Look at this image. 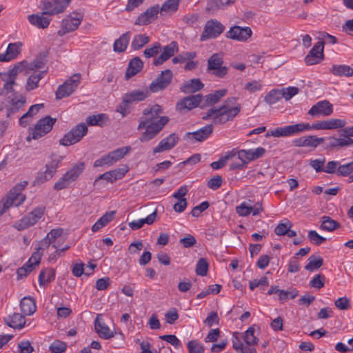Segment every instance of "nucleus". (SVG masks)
I'll return each mask as SVG.
<instances>
[{"mask_svg":"<svg viewBox=\"0 0 353 353\" xmlns=\"http://www.w3.org/2000/svg\"><path fill=\"white\" fill-rule=\"evenodd\" d=\"M162 112L163 109L158 104L149 105L143 110L137 128L138 130L145 128V132L139 137L141 142H146L154 139L168 123V117H159Z\"/></svg>","mask_w":353,"mask_h":353,"instance_id":"1","label":"nucleus"},{"mask_svg":"<svg viewBox=\"0 0 353 353\" xmlns=\"http://www.w3.org/2000/svg\"><path fill=\"white\" fill-rule=\"evenodd\" d=\"M241 105L236 103V98L230 97L219 107L213 106L202 117L203 120L211 119L215 125L224 124L232 121L241 112Z\"/></svg>","mask_w":353,"mask_h":353,"instance_id":"2","label":"nucleus"},{"mask_svg":"<svg viewBox=\"0 0 353 353\" xmlns=\"http://www.w3.org/2000/svg\"><path fill=\"white\" fill-rule=\"evenodd\" d=\"M84 169L85 163L83 162H79L74 165L54 183V190H61L68 187L70 183L79 178Z\"/></svg>","mask_w":353,"mask_h":353,"instance_id":"3","label":"nucleus"},{"mask_svg":"<svg viewBox=\"0 0 353 353\" xmlns=\"http://www.w3.org/2000/svg\"><path fill=\"white\" fill-rule=\"evenodd\" d=\"M57 119L46 116L38 121L34 128L30 129L27 141L38 139L51 131Z\"/></svg>","mask_w":353,"mask_h":353,"instance_id":"4","label":"nucleus"},{"mask_svg":"<svg viewBox=\"0 0 353 353\" xmlns=\"http://www.w3.org/2000/svg\"><path fill=\"white\" fill-rule=\"evenodd\" d=\"M88 126L84 123H81L72 128L60 140L61 145L69 146L80 141L88 132Z\"/></svg>","mask_w":353,"mask_h":353,"instance_id":"5","label":"nucleus"},{"mask_svg":"<svg viewBox=\"0 0 353 353\" xmlns=\"http://www.w3.org/2000/svg\"><path fill=\"white\" fill-rule=\"evenodd\" d=\"M223 59L220 54H213L208 60L207 70L217 78H224L228 73V69L223 65Z\"/></svg>","mask_w":353,"mask_h":353,"instance_id":"6","label":"nucleus"},{"mask_svg":"<svg viewBox=\"0 0 353 353\" xmlns=\"http://www.w3.org/2000/svg\"><path fill=\"white\" fill-rule=\"evenodd\" d=\"M45 210V207L43 206L34 208L32 212L16 222L14 228L18 230H23L34 225L43 216Z\"/></svg>","mask_w":353,"mask_h":353,"instance_id":"7","label":"nucleus"},{"mask_svg":"<svg viewBox=\"0 0 353 353\" xmlns=\"http://www.w3.org/2000/svg\"><path fill=\"white\" fill-rule=\"evenodd\" d=\"M70 1L71 0H45L41 2V8L43 14L55 15L63 12Z\"/></svg>","mask_w":353,"mask_h":353,"instance_id":"8","label":"nucleus"},{"mask_svg":"<svg viewBox=\"0 0 353 353\" xmlns=\"http://www.w3.org/2000/svg\"><path fill=\"white\" fill-rule=\"evenodd\" d=\"M83 19V14L81 12H73L66 18L63 19L61 23V28L58 31L59 36H63L66 33L72 32L78 28Z\"/></svg>","mask_w":353,"mask_h":353,"instance_id":"9","label":"nucleus"},{"mask_svg":"<svg viewBox=\"0 0 353 353\" xmlns=\"http://www.w3.org/2000/svg\"><path fill=\"white\" fill-rule=\"evenodd\" d=\"M225 30L224 26L216 19L208 20L201 34L200 40L203 41L208 39L218 37Z\"/></svg>","mask_w":353,"mask_h":353,"instance_id":"10","label":"nucleus"},{"mask_svg":"<svg viewBox=\"0 0 353 353\" xmlns=\"http://www.w3.org/2000/svg\"><path fill=\"white\" fill-rule=\"evenodd\" d=\"M79 83L80 75L78 74H74L59 86L56 91L57 98L62 99L70 96L77 89Z\"/></svg>","mask_w":353,"mask_h":353,"instance_id":"11","label":"nucleus"},{"mask_svg":"<svg viewBox=\"0 0 353 353\" xmlns=\"http://www.w3.org/2000/svg\"><path fill=\"white\" fill-rule=\"evenodd\" d=\"M324 41L316 43L305 57L307 65H312L321 63L324 59Z\"/></svg>","mask_w":353,"mask_h":353,"instance_id":"12","label":"nucleus"},{"mask_svg":"<svg viewBox=\"0 0 353 353\" xmlns=\"http://www.w3.org/2000/svg\"><path fill=\"white\" fill-rule=\"evenodd\" d=\"M173 77L172 71L167 69L161 73L150 85L152 92H157L167 88L171 83Z\"/></svg>","mask_w":353,"mask_h":353,"instance_id":"13","label":"nucleus"},{"mask_svg":"<svg viewBox=\"0 0 353 353\" xmlns=\"http://www.w3.org/2000/svg\"><path fill=\"white\" fill-rule=\"evenodd\" d=\"M252 31L250 27L234 26L226 32L228 39L238 41H247L252 36Z\"/></svg>","mask_w":353,"mask_h":353,"instance_id":"14","label":"nucleus"},{"mask_svg":"<svg viewBox=\"0 0 353 353\" xmlns=\"http://www.w3.org/2000/svg\"><path fill=\"white\" fill-rule=\"evenodd\" d=\"M159 10L160 8L157 4L150 7L138 16L134 23L138 26H145L151 23L157 18Z\"/></svg>","mask_w":353,"mask_h":353,"instance_id":"15","label":"nucleus"},{"mask_svg":"<svg viewBox=\"0 0 353 353\" xmlns=\"http://www.w3.org/2000/svg\"><path fill=\"white\" fill-rule=\"evenodd\" d=\"M346 121L341 119H329L319 121L312 125L313 130H333L343 128L345 126Z\"/></svg>","mask_w":353,"mask_h":353,"instance_id":"16","label":"nucleus"},{"mask_svg":"<svg viewBox=\"0 0 353 353\" xmlns=\"http://www.w3.org/2000/svg\"><path fill=\"white\" fill-rule=\"evenodd\" d=\"M201 100L202 95L200 94L185 97L177 102L176 109L179 111L192 110L199 105Z\"/></svg>","mask_w":353,"mask_h":353,"instance_id":"17","label":"nucleus"},{"mask_svg":"<svg viewBox=\"0 0 353 353\" xmlns=\"http://www.w3.org/2000/svg\"><path fill=\"white\" fill-rule=\"evenodd\" d=\"M325 141L323 137H317L314 135L301 137L292 141V144L296 147H310L316 148Z\"/></svg>","mask_w":353,"mask_h":353,"instance_id":"18","label":"nucleus"},{"mask_svg":"<svg viewBox=\"0 0 353 353\" xmlns=\"http://www.w3.org/2000/svg\"><path fill=\"white\" fill-rule=\"evenodd\" d=\"M178 43L176 41H172L168 45L163 48L161 54L156 59H154L153 64L154 65H160L165 61L170 59L178 52Z\"/></svg>","mask_w":353,"mask_h":353,"instance_id":"19","label":"nucleus"},{"mask_svg":"<svg viewBox=\"0 0 353 353\" xmlns=\"http://www.w3.org/2000/svg\"><path fill=\"white\" fill-rule=\"evenodd\" d=\"M179 137L176 133H172L168 137L163 139L158 145L153 148V154L163 152L172 150L177 144Z\"/></svg>","mask_w":353,"mask_h":353,"instance_id":"20","label":"nucleus"},{"mask_svg":"<svg viewBox=\"0 0 353 353\" xmlns=\"http://www.w3.org/2000/svg\"><path fill=\"white\" fill-rule=\"evenodd\" d=\"M333 112L332 105L326 100L319 101L309 110L308 114L312 116L323 115L330 116Z\"/></svg>","mask_w":353,"mask_h":353,"instance_id":"21","label":"nucleus"},{"mask_svg":"<svg viewBox=\"0 0 353 353\" xmlns=\"http://www.w3.org/2000/svg\"><path fill=\"white\" fill-rule=\"evenodd\" d=\"M21 43H11L8 45L6 51L0 54V61L8 62L14 59L20 54L21 50Z\"/></svg>","mask_w":353,"mask_h":353,"instance_id":"22","label":"nucleus"},{"mask_svg":"<svg viewBox=\"0 0 353 353\" xmlns=\"http://www.w3.org/2000/svg\"><path fill=\"white\" fill-rule=\"evenodd\" d=\"M148 89L134 90L126 93L123 97V103L129 104L134 101H142L149 96Z\"/></svg>","mask_w":353,"mask_h":353,"instance_id":"23","label":"nucleus"},{"mask_svg":"<svg viewBox=\"0 0 353 353\" xmlns=\"http://www.w3.org/2000/svg\"><path fill=\"white\" fill-rule=\"evenodd\" d=\"M263 210L262 204L256 203L254 206H249L245 202L236 208V213L241 216H247L250 214L253 216L258 215Z\"/></svg>","mask_w":353,"mask_h":353,"instance_id":"24","label":"nucleus"},{"mask_svg":"<svg viewBox=\"0 0 353 353\" xmlns=\"http://www.w3.org/2000/svg\"><path fill=\"white\" fill-rule=\"evenodd\" d=\"M327 142L325 147L326 150H330L336 148H343L353 145V139L347 137L345 134L343 138H336L330 137L327 138Z\"/></svg>","mask_w":353,"mask_h":353,"instance_id":"25","label":"nucleus"},{"mask_svg":"<svg viewBox=\"0 0 353 353\" xmlns=\"http://www.w3.org/2000/svg\"><path fill=\"white\" fill-rule=\"evenodd\" d=\"M213 129V124H208L195 132L187 133V136L189 139L203 141L211 135Z\"/></svg>","mask_w":353,"mask_h":353,"instance_id":"26","label":"nucleus"},{"mask_svg":"<svg viewBox=\"0 0 353 353\" xmlns=\"http://www.w3.org/2000/svg\"><path fill=\"white\" fill-rule=\"evenodd\" d=\"M132 150L130 146L122 147L117 148L108 154L105 155L108 165H111L115 162L123 159L130 150Z\"/></svg>","mask_w":353,"mask_h":353,"instance_id":"27","label":"nucleus"},{"mask_svg":"<svg viewBox=\"0 0 353 353\" xmlns=\"http://www.w3.org/2000/svg\"><path fill=\"white\" fill-rule=\"evenodd\" d=\"M45 14L37 13L35 14H31L28 16L29 22L34 26L44 29L46 28L51 21V19L48 17H44Z\"/></svg>","mask_w":353,"mask_h":353,"instance_id":"28","label":"nucleus"},{"mask_svg":"<svg viewBox=\"0 0 353 353\" xmlns=\"http://www.w3.org/2000/svg\"><path fill=\"white\" fill-rule=\"evenodd\" d=\"M204 85L199 79H192L183 83L180 90L183 93H194L203 88Z\"/></svg>","mask_w":353,"mask_h":353,"instance_id":"29","label":"nucleus"},{"mask_svg":"<svg viewBox=\"0 0 353 353\" xmlns=\"http://www.w3.org/2000/svg\"><path fill=\"white\" fill-rule=\"evenodd\" d=\"M46 73L47 70H39V72H33V73L30 74L27 79L26 90L29 92L37 88L39 86V81L44 77Z\"/></svg>","mask_w":353,"mask_h":353,"instance_id":"30","label":"nucleus"},{"mask_svg":"<svg viewBox=\"0 0 353 353\" xmlns=\"http://www.w3.org/2000/svg\"><path fill=\"white\" fill-rule=\"evenodd\" d=\"M26 103V98L22 95H13L9 101V105L7 108V117H9L10 114L17 112L22 108Z\"/></svg>","mask_w":353,"mask_h":353,"instance_id":"31","label":"nucleus"},{"mask_svg":"<svg viewBox=\"0 0 353 353\" xmlns=\"http://www.w3.org/2000/svg\"><path fill=\"white\" fill-rule=\"evenodd\" d=\"M25 64H26V60L18 62L14 65V66L12 69L9 70L8 72H0V77H3L9 80H12L13 81H15L18 74L23 71L26 72Z\"/></svg>","mask_w":353,"mask_h":353,"instance_id":"32","label":"nucleus"},{"mask_svg":"<svg viewBox=\"0 0 353 353\" xmlns=\"http://www.w3.org/2000/svg\"><path fill=\"white\" fill-rule=\"evenodd\" d=\"M46 64V60L44 57H37L32 61L28 62L26 61V74H28L32 72H39V70L43 69Z\"/></svg>","mask_w":353,"mask_h":353,"instance_id":"33","label":"nucleus"},{"mask_svg":"<svg viewBox=\"0 0 353 353\" xmlns=\"http://www.w3.org/2000/svg\"><path fill=\"white\" fill-rule=\"evenodd\" d=\"M143 63L141 59L136 57L130 60L125 72V78L130 79L137 74L143 68Z\"/></svg>","mask_w":353,"mask_h":353,"instance_id":"34","label":"nucleus"},{"mask_svg":"<svg viewBox=\"0 0 353 353\" xmlns=\"http://www.w3.org/2000/svg\"><path fill=\"white\" fill-rule=\"evenodd\" d=\"M131 37V32L128 31L120 36L119 39H117L113 45V50L116 52H124L128 44Z\"/></svg>","mask_w":353,"mask_h":353,"instance_id":"35","label":"nucleus"},{"mask_svg":"<svg viewBox=\"0 0 353 353\" xmlns=\"http://www.w3.org/2000/svg\"><path fill=\"white\" fill-rule=\"evenodd\" d=\"M43 107V104H34L30 107L28 111L23 114L19 119V124L21 126H26L31 121L34 115L37 114L39 110Z\"/></svg>","mask_w":353,"mask_h":353,"instance_id":"36","label":"nucleus"},{"mask_svg":"<svg viewBox=\"0 0 353 353\" xmlns=\"http://www.w3.org/2000/svg\"><path fill=\"white\" fill-rule=\"evenodd\" d=\"M20 307L25 315H32L37 310L35 301L31 297H23L20 301Z\"/></svg>","mask_w":353,"mask_h":353,"instance_id":"37","label":"nucleus"},{"mask_svg":"<svg viewBox=\"0 0 353 353\" xmlns=\"http://www.w3.org/2000/svg\"><path fill=\"white\" fill-rule=\"evenodd\" d=\"M7 325L14 329H21L26 323L25 316L19 313H14L6 319Z\"/></svg>","mask_w":353,"mask_h":353,"instance_id":"38","label":"nucleus"},{"mask_svg":"<svg viewBox=\"0 0 353 353\" xmlns=\"http://www.w3.org/2000/svg\"><path fill=\"white\" fill-rule=\"evenodd\" d=\"M330 71L337 77H350L353 75V68L347 65H333Z\"/></svg>","mask_w":353,"mask_h":353,"instance_id":"39","label":"nucleus"},{"mask_svg":"<svg viewBox=\"0 0 353 353\" xmlns=\"http://www.w3.org/2000/svg\"><path fill=\"white\" fill-rule=\"evenodd\" d=\"M28 185L26 181L16 184L6 194V199H26V196L22 194Z\"/></svg>","mask_w":353,"mask_h":353,"instance_id":"40","label":"nucleus"},{"mask_svg":"<svg viewBox=\"0 0 353 353\" xmlns=\"http://www.w3.org/2000/svg\"><path fill=\"white\" fill-rule=\"evenodd\" d=\"M109 121L108 116L103 113L90 115L86 119L88 125H98L100 127L106 125Z\"/></svg>","mask_w":353,"mask_h":353,"instance_id":"41","label":"nucleus"},{"mask_svg":"<svg viewBox=\"0 0 353 353\" xmlns=\"http://www.w3.org/2000/svg\"><path fill=\"white\" fill-rule=\"evenodd\" d=\"M288 137L299 134L304 131L313 130L312 125L308 123H299L294 125H286Z\"/></svg>","mask_w":353,"mask_h":353,"instance_id":"42","label":"nucleus"},{"mask_svg":"<svg viewBox=\"0 0 353 353\" xmlns=\"http://www.w3.org/2000/svg\"><path fill=\"white\" fill-rule=\"evenodd\" d=\"M63 156L52 155L50 161L46 165V170L50 175V177H52L57 172V170L59 165L63 160Z\"/></svg>","mask_w":353,"mask_h":353,"instance_id":"43","label":"nucleus"},{"mask_svg":"<svg viewBox=\"0 0 353 353\" xmlns=\"http://www.w3.org/2000/svg\"><path fill=\"white\" fill-rule=\"evenodd\" d=\"M116 212L111 211L104 214L92 227V230L94 232L99 231L100 229L110 223L114 216Z\"/></svg>","mask_w":353,"mask_h":353,"instance_id":"44","label":"nucleus"},{"mask_svg":"<svg viewBox=\"0 0 353 353\" xmlns=\"http://www.w3.org/2000/svg\"><path fill=\"white\" fill-rule=\"evenodd\" d=\"M94 327L99 336L102 339H108L114 336L113 332L104 323H101L98 317L95 319Z\"/></svg>","mask_w":353,"mask_h":353,"instance_id":"45","label":"nucleus"},{"mask_svg":"<svg viewBox=\"0 0 353 353\" xmlns=\"http://www.w3.org/2000/svg\"><path fill=\"white\" fill-rule=\"evenodd\" d=\"M55 278V270L52 268H46L41 270L39 274V283L41 286L50 283Z\"/></svg>","mask_w":353,"mask_h":353,"instance_id":"46","label":"nucleus"},{"mask_svg":"<svg viewBox=\"0 0 353 353\" xmlns=\"http://www.w3.org/2000/svg\"><path fill=\"white\" fill-rule=\"evenodd\" d=\"M339 228H340V223L332 219L330 216H323L321 217L320 228L322 230L332 232Z\"/></svg>","mask_w":353,"mask_h":353,"instance_id":"47","label":"nucleus"},{"mask_svg":"<svg viewBox=\"0 0 353 353\" xmlns=\"http://www.w3.org/2000/svg\"><path fill=\"white\" fill-rule=\"evenodd\" d=\"M227 93L226 89L216 90L205 97V104L207 105H212L216 103Z\"/></svg>","mask_w":353,"mask_h":353,"instance_id":"48","label":"nucleus"},{"mask_svg":"<svg viewBox=\"0 0 353 353\" xmlns=\"http://www.w3.org/2000/svg\"><path fill=\"white\" fill-rule=\"evenodd\" d=\"M307 261L308 263L305 266V269L310 272L319 269L323 264V258L321 256H316L314 255L310 256Z\"/></svg>","mask_w":353,"mask_h":353,"instance_id":"49","label":"nucleus"},{"mask_svg":"<svg viewBox=\"0 0 353 353\" xmlns=\"http://www.w3.org/2000/svg\"><path fill=\"white\" fill-rule=\"evenodd\" d=\"M283 98L281 89H273L265 97L264 101L269 105L274 104Z\"/></svg>","mask_w":353,"mask_h":353,"instance_id":"50","label":"nucleus"},{"mask_svg":"<svg viewBox=\"0 0 353 353\" xmlns=\"http://www.w3.org/2000/svg\"><path fill=\"white\" fill-rule=\"evenodd\" d=\"M150 41L145 34H137L132 39L131 46L134 50H139Z\"/></svg>","mask_w":353,"mask_h":353,"instance_id":"51","label":"nucleus"},{"mask_svg":"<svg viewBox=\"0 0 353 353\" xmlns=\"http://www.w3.org/2000/svg\"><path fill=\"white\" fill-rule=\"evenodd\" d=\"M255 329L254 327H250L243 334V340L247 345H256L259 339L254 335Z\"/></svg>","mask_w":353,"mask_h":353,"instance_id":"52","label":"nucleus"},{"mask_svg":"<svg viewBox=\"0 0 353 353\" xmlns=\"http://www.w3.org/2000/svg\"><path fill=\"white\" fill-rule=\"evenodd\" d=\"M180 0H166L160 8V10L165 12H174L179 8Z\"/></svg>","mask_w":353,"mask_h":353,"instance_id":"53","label":"nucleus"},{"mask_svg":"<svg viewBox=\"0 0 353 353\" xmlns=\"http://www.w3.org/2000/svg\"><path fill=\"white\" fill-rule=\"evenodd\" d=\"M24 200H6L0 203V216H2L12 206L19 207Z\"/></svg>","mask_w":353,"mask_h":353,"instance_id":"54","label":"nucleus"},{"mask_svg":"<svg viewBox=\"0 0 353 353\" xmlns=\"http://www.w3.org/2000/svg\"><path fill=\"white\" fill-rule=\"evenodd\" d=\"M353 174V161L343 165L339 163L337 176H347Z\"/></svg>","mask_w":353,"mask_h":353,"instance_id":"55","label":"nucleus"},{"mask_svg":"<svg viewBox=\"0 0 353 353\" xmlns=\"http://www.w3.org/2000/svg\"><path fill=\"white\" fill-rule=\"evenodd\" d=\"M187 347L189 353H204L205 348L202 343L197 340H192L188 342Z\"/></svg>","mask_w":353,"mask_h":353,"instance_id":"56","label":"nucleus"},{"mask_svg":"<svg viewBox=\"0 0 353 353\" xmlns=\"http://www.w3.org/2000/svg\"><path fill=\"white\" fill-rule=\"evenodd\" d=\"M63 234V229L57 228L53 229L50 232L47 234L46 237L51 241L52 247L53 248L57 249L58 244L57 243V239L60 238Z\"/></svg>","mask_w":353,"mask_h":353,"instance_id":"57","label":"nucleus"},{"mask_svg":"<svg viewBox=\"0 0 353 353\" xmlns=\"http://www.w3.org/2000/svg\"><path fill=\"white\" fill-rule=\"evenodd\" d=\"M299 294V292L296 289H288L287 290H281L279 291V300L282 302L287 301L289 299H294Z\"/></svg>","mask_w":353,"mask_h":353,"instance_id":"58","label":"nucleus"},{"mask_svg":"<svg viewBox=\"0 0 353 353\" xmlns=\"http://www.w3.org/2000/svg\"><path fill=\"white\" fill-rule=\"evenodd\" d=\"M2 80L5 81L3 87L0 88V96L8 95V94L12 93L14 91L13 86L16 84L15 81L12 80H9L3 77H1Z\"/></svg>","mask_w":353,"mask_h":353,"instance_id":"59","label":"nucleus"},{"mask_svg":"<svg viewBox=\"0 0 353 353\" xmlns=\"http://www.w3.org/2000/svg\"><path fill=\"white\" fill-rule=\"evenodd\" d=\"M66 348L67 343L59 340L53 341L49 347L52 353H63L65 351Z\"/></svg>","mask_w":353,"mask_h":353,"instance_id":"60","label":"nucleus"},{"mask_svg":"<svg viewBox=\"0 0 353 353\" xmlns=\"http://www.w3.org/2000/svg\"><path fill=\"white\" fill-rule=\"evenodd\" d=\"M299 88L297 87L290 86L281 89L282 97L286 101L291 99L294 96L299 93Z\"/></svg>","mask_w":353,"mask_h":353,"instance_id":"61","label":"nucleus"},{"mask_svg":"<svg viewBox=\"0 0 353 353\" xmlns=\"http://www.w3.org/2000/svg\"><path fill=\"white\" fill-rule=\"evenodd\" d=\"M208 270V263L205 259H200L196 266V273L199 276H205Z\"/></svg>","mask_w":353,"mask_h":353,"instance_id":"62","label":"nucleus"},{"mask_svg":"<svg viewBox=\"0 0 353 353\" xmlns=\"http://www.w3.org/2000/svg\"><path fill=\"white\" fill-rule=\"evenodd\" d=\"M307 237L316 245H320L326 241L325 237L320 236L315 230L309 231Z\"/></svg>","mask_w":353,"mask_h":353,"instance_id":"63","label":"nucleus"},{"mask_svg":"<svg viewBox=\"0 0 353 353\" xmlns=\"http://www.w3.org/2000/svg\"><path fill=\"white\" fill-rule=\"evenodd\" d=\"M161 50V45L159 42L154 43L152 47L148 48L144 50V56L146 58L153 57L157 55Z\"/></svg>","mask_w":353,"mask_h":353,"instance_id":"64","label":"nucleus"}]
</instances>
